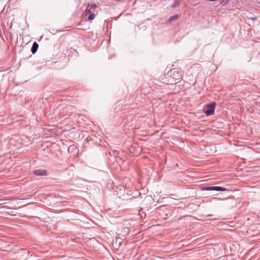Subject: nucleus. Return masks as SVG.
I'll return each instance as SVG.
<instances>
[{"label":"nucleus","mask_w":260,"mask_h":260,"mask_svg":"<svg viewBox=\"0 0 260 260\" xmlns=\"http://www.w3.org/2000/svg\"><path fill=\"white\" fill-rule=\"evenodd\" d=\"M178 18V15H175L172 17H171L168 21L169 22H172L173 21L175 20H177V19Z\"/></svg>","instance_id":"obj_7"},{"label":"nucleus","mask_w":260,"mask_h":260,"mask_svg":"<svg viewBox=\"0 0 260 260\" xmlns=\"http://www.w3.org/2000/svg\"><path fill=\"white\" fill-rule=\"evenodd\" d=\"M169 74L173 79L172 80L170 81V84H171L177 83L182 79V75L181 72L176 69L172 70Z\"/></svg>","instance_id":"obj_2"},{"label":"nucleus","mask_w":260,"mask_h":260,"mask_svg":"<svg viewBox=\"0 0 260 260\" xmlns=\"http://www.w3.org/2000/svg\"><path fill=\"white\" fill-rule=\"evenodd\" d=\"M203 190H216L223 191L226 190V189L224 187L219 186H211V187H205Z\"/></svg>","instance_id":"obj_4"},{"label":"nucleus","mask_w":260,"mask_h":260,"mask_svg":"<svg viewBox=\"0 0 260 260\" xmlns=\"http://www.w3.org/2000/svg\"><path fill=\"white\" fill-rule=\"evenodd\" d=\"M215 108V103L208 104L204 107L203 111L206 115H211L214 113Z\"/></svg>","instance_id":"obj_3"},{"label":"nucleus","mask_w":260,"mask_h":260,"mask_svg":"<svg viewBox=\"0 0 260 260\" xmlns=\"http://www.w3.org/2000/svg\"><path fill=\"white\" fill-rule=\"evenodd\" d=\"M7 251H12V250H7Z\"/></svg>","instance_id":"obj_8"},{"label":"nucleus","mask_w":260,"mask_h":260,"mask_svg":"<svg viewBox=\"0 0 260 260\" xmlns=\"http://www.w3.org/2000/svg\"><path fill=\"white\" fill-rule=\"evenodd\" d=\"M34 174L37 176H46L47 172L45 170H38L34 171Z\"/></svg>","instance_id":"obj_5"},{"label":"nucleus","mask_w":260,"mask_h":260,"mask_svg":"<svg viewBox=\"0 0 260 260\" xmlns=\"http://www.w3.org/2000/svg\"><path fill=\"white\" fill-rule=\"evenodd\" d=\"M97 7V5L94 4L88 5L84 13L85 17H87V20L92 21L94 19L95 16L98 15Z\"/></svg>","instance_id":"obj_1"},{"label":"nucleus","mask_w":260,"mask_h":260,"mask_svg":"<svg viewBox=\"0 0 260 260\" xmlns=\"http://www.w3.org/2000/svg\"><path fill=\"white\" fill-rule=\"evenodd\" d=\"M39 47V45L37 43L34 42L33 43L32 48H31V52L33 54L35 53L36 51H37Z\"/></svg>","instance_id":"obj_6"}]
</instances>
